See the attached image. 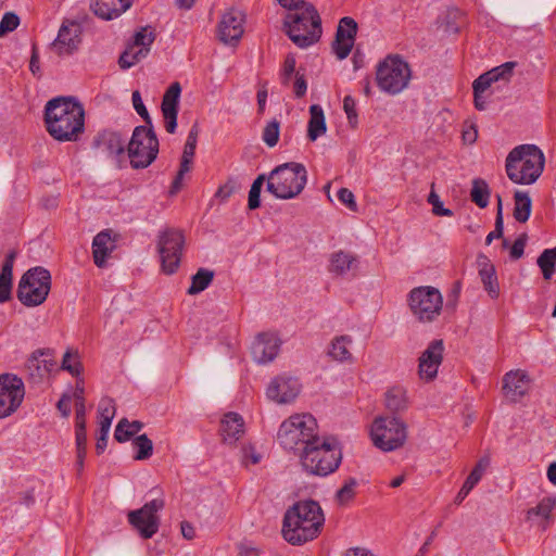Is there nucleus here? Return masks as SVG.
<instances>
[{
	"mask_svg": "<svg viewBox=\"0 0 556 556\" xmlns=\"http://www.w3.org/2000/svg\"><path fill=\"white\" fill-rule=\"evenodd\" d=\"M45 123L58 141H76L85 128V110L72 97H58L47 102Z\"/></svg>",
	"mask_w": 556,
	"mask_h": 556,
	"instance_id": "1",
	"label": "nucleus"
},
{
	"mask_svg": "<svg viewBox=\"0 0 556 556\" xmlns=\"http://www.w3.org/2000/svg\"><path fill=\"white\" fill-rule=\"evenodd\" d=\"M325 522L318 502L299 501L289 507L283 517L282 535L292 545L312 541L319 534Z\"/></svg>",
	"mask_w": 556,
	"mask_h": 556,
	"instance_id": "2",
	"label": "nucleus"
},
{
	"mask_svg": "<svg viewBox=\"0 0 556 556\" xmlns=\"http://www.w3.org/2000/svg\"><path fill=\"white\" fill-rule=\"evenodd\" d=\"M299 457L307 475L327 477L339 468L342 452L336 439L318 435L313 444L302 447Z\"/></svg>",
	"mask_w": 556,
	"mask_h": 556,
	"instance_id": "3",
	"label": "nucleus"
},
{
	"mask_svg": "<svg viewBox=\"0 0 556 556\" xmlns=\"http://www.w3.org/2000/svg\"><path fill=\"white\" fill-rule=\"evenodd\" d=\"M545 156L535 144H520L507 155L505 169L507 177L517 185L534 184L542 175Z\"/></svg>",
	"mask_w": 556,
	"mask_h": 556,
	"instance_id": "4",
	"label": "nucleus"
},
{
	"mask_svg": "<svg viewBox=\"0 0 556 556\" xmlns=\"http://www.w3.org/2000/svg\"><path fill=\"white\" fill-rule=\"evenodd\" d=\"M301 11L290 12L285 18L286 34L299 48H307L320 39L321 20L311 3L301 4Z\"/></svg>",
	"mask_w": 556,
	"mask_h": 556,
	"instance_id": "5",
	"label": "nucleus"
},
{
	"mask_svg": "<svg viewBox=\"0 0 556 556\" xmlns=\"http://www.w3.org/2000/svg\"><path fill=\"white\" fill-rule=\"evenodd\" d=\"M307 182V172L302 163L288 162L276 166L267 176L266 190L281 200L299 195Z\"/></svg>",
	"mask_w": 556,
	"mask_h": 556,
	"instance_id": "6",
	"label": "nucleus"
},
{
	"mask_svg": "<svg viewBox=\"0 0 556 556\" xmlns=\"http://www.w3.org/2000/svg\"><path fill=\"white\" fill-rule=\"evenodd\" d=\"M317 428V421L311 414L294 415L280 425L277 439L285 450L301 451L313 444L318 437Z\"/></svg>",
	"mask_w": 556,
	"mask_h": 556,
	"instance_id": "7",
	"label": "nucleus"
},
{
	"mask_svg": "<svg viewBox=\"0 0 556 556\" xmlns=\"http://www.w3.org/2000/svg\"><path fill=\"white\" fill-rule=\"evenodd\" d=\"M159 139L153 127H135L127 144V155L134 169H143L150 166L159 154Z\"/></svg>",
	"mask_w": 556,
	"mask_h": 556,
	"instance_id": "8",
	"label": "nucleus"
},
{
	"mask_svg": "<svg viewBox=\"0 0 556 556\" xmlns=\"http://www.w3.org/2000/svg\"><path fill=\"white\" fill-rule=\"evenodd\" d=\"M374 445L383 451L392 452L402 447L407 440V425L395 416L376 417L370 429Z\"/></svg>",
	"mask_w": 556,
	"mask_h": 556,
	"instance_id": "9",
	"label": "nucleus"
},
{
	"mask_svg": "<svg viewBox=\"0 0 556 556\" xmlns=\"http://www.w3.org/2000/svg\"><path fill=\"white\" fill-rule=\"evenodd\" d=\"M51 289V275L48 269L36 266L28 269L21 278L16 296L25 306L42 304Z\"/></svg>",
	"mask_w": 556,
	"mask_h": 556,
	"instance_id": "10",
	"label": "nucleus"
},
{
	"mask_svg": "<svg viewBox=\"0 0 556 556\" xmlns=\"http://www.w3.org/2000/svg\"><path fill=\"white\" fill-rule=\"evenodd\" d=\"M410 79L408 64L399 55H388L377 65L376 81L381 91L397 94Z\"/></svg>",
	"mask_w": 556,
	"mask_h": 556,
	"instance_id": "11",
	"label": "nucleus"
},
{
	"mask_svg": "<svg viewBox=\"0 0 556 556\" xmlns=\"http://www.w3.org/2000/svg\"><path fill=\"white\" fill-rule=\"evenodd\" d=\"M408 305L420 323H431L442 311L443 298L434 287H417L409 292Z\"/></svg>",
	"mask_w": 556,
	"mask_h": 556,
	"instance_id": "12",
	"label": "nucleus"
},
{
	"mask_svg": "<svg viewBox=\"0 0 556 556\" xmlns=\"http://www.w3.org/2000/svg\"><path fill=\"white\" fill-rule=\"evenodd\" d=\"M185 236L181 230L166 228L159 235L157 251L161 257L162 269L165 274H174L180 264Z\"/></svg>",
	"mask_w": 556,
	"mask_h": 556,
	"instance_id": "13",
	"label": "nucleus"
},
{
	"mask_svg": "<svg viewBox=\"0 0 556 556\" xmlns=\"http://www.w3.org/2000/svg\"><path fill=\"white\" fill-rule=\"evenodd\" d=\"M165 506L163 498H154L141 508L128 513V522L138 530L143 539L152 538L160 527L157 513Z\"/></svg>",
	"mask_w": 556,
	"mask_h": 556,
	"instance_id": "14",
	"label": "nucleus"
},
{
	"mask_svg": "<svg viewBox=\"0 0 556 556\" xmlns=\"http://www.w3.org/2000/svg\"><path fill=\"white\" fill-rule=\"evenodd\" d=\"M25 396L24 382L12 374L0 375V419L12 415Z\"/></svg>",
	"mask_w": 556,
	"mask_h": 556,
	"instance_id": "15",
	"label": "nucleus"
},
{
	"mask_svg": "<svg viewBox=\"0 0 556 556\" xmlns=\"http://www.w3.org/2000/svg\"><path fill=\"white\" fill-rule=\"evenodd\" d=\"M444 342L442 339L432 340L421 353L418 364V374L422 380L431 381L438 375L439 366L442 364Z\"/></svg>",
	"mask_w": 556,
	"mask_h": 556,
	"instance_id": "16",
	"label": "nucleus"
},
{
	"mask_svg": "<svg viewBox=\"0 0 556 556\" xmlns=\"http://www.w3.org/2000/svg\"><path fill=\"white\" fill-rule=\"evenodd\" d=\"M357 34V23L350 16L340 20L332 50L339 60H344L351 53Z\"/></svg>",
	"mask_w": 556,
	"mask_h": 556,
	"instance_id": "17",
	"label": "nucleus"
},
{
	"mask_svg": "<svg viewBox=\"0 0 556 556\" xmlns=\"http://www.w3.org/2000/svg\"><path fill=\"white\" fill-rule=\"evenodd\" d=\"M301 383L294 377L279 376L269 383L266 395L279 404L293 401L300 393Z\"/></svg>",
	"mask_w": 556,
	"mask_h": 556,
	"instance_id": "18",
	"label": "nucleus"
},
{
	"mask_svg": "<svg viewBox=\"0 0 556 556\" xmlns=\"http://www.w3.org/2000/svg\"><path fill=\"white\" fill-rule=\"evenodd\" d=\"M180 93V84L175 81L168 87L162 99L161 110L164 118L165 129L169 134H174L177 128Z\"/></svg>",
	"mask_w": 556,
	"mask_h": 556,
	"instance_id": "19",
	"label": "nucleus"
},
{
	"mask_svg": "<svg viewBox=\"0 0 556 556\" xmlns=\"http://www.w3.org/2000/svg\"><path fill=\"white\" fill-rule=\"evenodd\" d=\"M243 34V14L230 10L226 12L218 25V37L225 43L237 42Z\"/></svg>",
	"mask_w": 556,
	"mask_h": 556,
	"instance_id": "20",
	"label": "nucleus"
},
{
	"mask_svg": "<svg viewBox=\"0 0 556 556\" xmlns=\"http://www.w3.org/2000/svg\"><path fill=\"white\" fill-rule=\"evenodd\" d=\"M80 29L76 23L63 24L58 37L52 42V49L59 54H72L80 45Z\"/></svg>",
	"mask_w": 556,
	"mask_h": 556,
	"instance_id": "21",
	"label": "nucleus"
},
{
	"mask_svg": "<svg viewBox=\"0 0 556 556\" xmlns=\"http://www.w3.org/2000/svg\"><path fill=\"white\" fill-rule=\"evenodd\" d=\"M279 348L280 341L275 334L260 333L252 344L251 353L256 363L266 364L277 356Z\"/></svg>",
	"mask_w": 556,
	"mask_h": 556,
	"instance_id": "22",
	"label": "nucleus"
},
{
	"mask_svg": "<svg viewBox=\"0 0 556 556\" xmlns=\"http://www.w3.org/2000/svg\"><path fill=\"white\" fill-rule=\"evenodd\" d=\"M92 147L101 150L108 156L118 162L119 156L125 153V143L118 132L103 130L99 132L92 142Z\"/></svg>",
	"mask_w": 556,
	"mask_h": 556,
	"instance_id": "23",
	"label": "nucleus"
},
{
	"mask_svg": "<svg viewBox=\"0 0 556 556\" xmlns=\"http://www.w3.org/2000/svg\"><path fill=\"white\" fill-rule=\"evenodd\" d=\"M90 9L102 20L110 21L127 11L132 0H90Z\"/></svg>",
	"mask_w": 556,
	"mask_h": 556,
	"instance_id": "24",
	"label": "nucleus"
},
{
	"mask_svg": "<svg viewBox=\"0 0 556 556\" xmlns=\"http://www.w3.org/2000/svg\"><path fill=\"white\" fill-rule=\"evenodd\" d=\"M477 265L484 290L492 299H496L500 294V286L494 265L482 253L477 256Z\"/></svg>",
	"mask_w": 556,
	"mask_h": 556,
	"instance_id": "25",
	"label": "nucleus"
},
{
	"mask_svg": "<svg viewBox=\"0 0 556 556\" xmlns=\"http://www.w3.org/2000/svg\"><path fill=\"white\" fill-rule=\"evenodd\" d=\"M243 432V418L233 412L225 414L220 425V434L223 437V441L228 444H233L239 440Z\"/></svg>",
	"mask_w": 556,
	"mask_h": 556,
	"instance_id": "26",
	"label": "nucleus"
},
{
	"mask_svg": "<svg viewBox=\"0 0 556 556\" xmlns=\"http://www.w3.org/2000/svg\"><path fill=\"white\" fill-rule=\"evenodd\" d=\"M115 249V241L111 237L110 230L100 231L92 241L93 262L98 267H103L106 257Z\"/></svg>",
	"mask_w": 556,
	"mask_h": 556,
	"instance_id": "27",
	"label": "nucleus"
},
{
	"mask_svg": "<svg viewBox=\"0 0 556 556\" xmlns=\"http://www.w3.org/2000/svg\"><path fill=\"white\" fill-rule=\"evenodd\" d=\"M16 255V251H10L2 264L0 271V303H5L11 300L13 266Z\"/></svg>",
	"mask_w": 556,
	"mask_h": 556,
	"instance_id": "28",
	"label": "nucleus"
},
{
	"mask_svg": "<svg viewBox=\"0 0 556 556\" xmlns=\"http://www.w3.org/2000/svg\"><path fill=\"white\" fill-rule=\"evenodd\" d=\"M556 507V497L546 496L542 498L535 507H532L527 513L529 520L538 517L541 519L540 526L545 530L553 520L552 511Z\"/></svg>",
	"mask_w": 556,
	"mask_h": 556,
	"instance_id": "29",
	"label": "nucleus"
},
{
	"mask_svg": "<svg viewBox=\"0 0 556 556\" xmlns=\"http://www.w3.org/2000/svg\"><path fill=\"white\" fill-rule=\"evenodd\" d=\"M529 381L528 375L521 370H511L503 378V389L513 396H523L527 392L526 384Z\"/></svg>",
	"mask_w": 556,
	"mask_h": 556,
	"instance_id": "30",
	"label": "nucleus"
},
{
	"mask_svg": "<svg viewBox=\"0 0 556 556\" xmlns=\"http://www.w3.org/2000/svg\"><path fill=\"white\" fill-rule=\"evenodd\" d=\"M309 115L307 137L311 141H316L327 130L324 110L319 104H313L309 106Z\"/></svg>",
	"mask_w": 556,
	"mask_h": 556,
	"instance_id": "31",
	"label": "nucleus"
},
{
	"mask_svg": "<svg viewBox=\"0 0 556 556\" xmlns=\"http://www.w3.org/2000/svg\"><path fill=\"white\" fill-rule=\"evenodd\" d=\"M357 266V258L344 251L336 252L330 257L329 271L338 276L348 274Z\"/></svg>",
	"mask_w": 556,
	"mask_h": 556,
	"instance_id": "32",
	"label": "nucleus"
},
{
	"mask_svg": "<svg viewBox=\"0 0 556 556\" xmlns=\"http://www.w3.org/2000/svg\"><path fill=\"white\" fill-rule=\"evenodd\" d=\"M47 354H49V350H47V351L39 350V351L35 352L27 359L26 367L31 377L42 378L43 376L48 375L52 370V368L54 366L53 362L48 361V359H41V361L39 359V356H43Z\"/></svg>",
	"mask_w": 556,
	"mask_h": 556,
	"instance_id": "33",
	"label": "nucleus"
},
{
	"mask_svg": "<svg viewBox=\"0 0 556 556\" xmlns=\"http://www.w3.org/2000/svg\"><path fill=\"white\" fill-rule=\"evenodd\" d=\"M514 217L518 223H526L532 208V201L528 192L517 190L514 194Z\"/></svg>",
	"mask_w": 556,
	"mask_h": 556,
	"instance_id": "34",
	"label": "nucleus"
},
{
	"mask_svg": "<svg viewBox=\"0 0 556 556\" xmlns=\"http://www.w3.org/2000/svg\"><path fill=\"white\" fill-rule=\"evenodd\" d=\"M352 343L350 336H339L332 339L329 355L338 362H348L352 359V353L349 345Z\"/></svg>",
	"mask_w": 556,
	"mask_h": 556,
	"instance_id": "35",
	"label": "nucleus"
},
{
	"mask_svg": "<svg viewBox=\"0 0 556 556\" xmlns=\"http://www.w3.org/2000/svg\"><path fill=\"white\" fill-rule=\"evenodd\" d=\"M472 187L470 190L471 201L480 208H484L489 205L491 190L488 182L482 178H475L472 180Z\"/></svg>",
	"mask_w": 556,
	"mask_h": 556,
	"instance_id": "36",
	"label": "nucleus"
},
{
	"mask_svg": "<svg viewBox=\"0 0 556 556\" xmlns=\"http://www.w3.org/2000/svg\"><path fill=\"white\" fill-rule=\"evenodd\" d=\"M386 406L393 413L397 414L407 409L406 393L401 388H392L386 393Z\"/></svg>",
	"mask_w": 556,
	"mask_h": 556,
	"instance_id": "37",
	"label": "nucleus"
},
{
	"mask_svg": "<svg viewBox=\"0 0 556 556\" xmlns=\"http://www.w3.org/2000/svg\"><path fill=\"white\" fill-rule=\"evenodd\" d=\"M214 271L200 268L191 278V286L189 287L187 293L190 295L198 294L204 291L213 281Z\"/></svg>",
	"mask_w": 556,
	"mask_h": 556,
	"instance_id": "38",
	"label": "nucleus"
},
{
	"mask_svg": "<svg viewBox=\"0 0 556 556\" xmlns=\"http://www.w3.org/2000/svg\"><path fill=\"white\" fill-rule=\"evenodd\" d=\"M538 266L540 267L543 278L551 280L556 268V247L553 249H545L538 257Z\"/></svg>",
	"mask_w": 556,
	"mask_h": 556,
	"instance_id": "39",
	"label": "nucleus"
},
{
	"mask_svg": "<svg viewBox=\"0 0 556 556\" xmlns=\"http://www.w3.org/2000/svg\"><path fill=\"white\" fill-rule=\"evenodd\" d=\"M198 136H199V126L198 124H194L187 137V141L185 143L184 152L181 155L180 163L186 165H192L193 156L195 153L197 142H198Z\"/></svg>",
	"mask_w": 556,
	"mask_h": 556,
	"instance_id": "40",
	"label": "nucleus"
},
{
	"mask_svg": "<svg viewBox=\"0 0 556 556\" xmlns=\"http://www.w3.org/2000/svg\"><path fill=\"white\" fill-rule=\"evenodd\" d=\"M517 66V62L515 61H508L505 62L498 66L493 67L492 70L488 71L490 77H492L493 83L503 81V83H509L514 71Z\"/></svg>",
	"mask_w": 556,
	"mask_h": 556,
	"instance_id": "41",
	"label": "nucleus"
},
{
	"mask_svg": "<svg viewBox=\"0 0 556 556\" xmlns=\"http://www.w3.org/2000/svg\"><path fill=\"white\" fill-rule=\"evenodd\" d=\"M132 444L136 448V454L134 456L136 460H143L151 457L153 453V442L147 437V434L136 437Z\"/></svg>",
	"mask_w": 556,
	"mask_h": 556,
	"instance_id": "42",
	"label": "nucleus"
},
{
	"mask_svg": "<svg viewBox=\"0 0 556 556\" xmlns=\"http://www.w3.org/2000/svg\"><path fill=\"white\" fill-rule=\"evenodd\" d=\"M357 484L358 482L355 478L345 480L344 484L336 493V501L340 506L346 505L354 498Z\"/></svg>",
	"mask_w": 556,
	"mask_h": 556,
	"instance_id": "43",
	"label": "nucleus"
},
{
	"mask_svg": "<svg viewBox=\"0 0 556 556\" xmlns=\"http://www.w3.org/2000/svg\"><path fill=\"white\" fill-rule=\"evenodd\" d=\"M280 134V122L277 118L269 121L263 129L262 139L269 148L278 143Z\"/></svg>",
	"mask_w": 556,
	"mask_h": 556,
	"instance_id": "44",
	"label": "nucleus"
},
{
	"mask_svg": "<svg viewBox=\"0 0 556 556\" xmlns=\"http://www.w3.org/2000/svg\"><path fill=\"white\" fill-rule=\"evenodd\" d=\"M85 388L84 384L77 382L73 393L75 400V421H86V406H85Z\"/></svg>",
	"mask_w": 556,
	"mask_h": 556,
	"instance_id": "45",
	"label": "nucleus"
},
{
	"mask_svg": "<svg viewBox=\"0 0 556 556\" xmlns=\"http://www.w3.org/2000/svg\"><path fill=\"white\" fill-rule=\"evenodd\" d=\"M463 13L457 8L448 9L444 21V31L447 34H457L460 28Z\"/></svg>",
	"mask_w": 556,
	"mask_h": 556,
	"instance_id": "46",
	"label": "nucleus"
},
{
	"mask_svg": "<svg viewBox=\"0 0 556 556\" xmlns=\"http://www.w3.org/2000/svg\"><path fill=\"white\" fill-rule=\"evenodd\" d=\"M98 413L100 418L99 421L112 424L116 413L115 401L109 396L102 397L99 402Z\"/></svg>",
	"mask_w": 556,
	"mask_h": 556,
	"instance_id": "47",
	"label": "nucleus"
},
{
	"mask_svg": "<svg viewBox=\"0 0 556 556\" xmlns=\"http://www.w3.org/2000/svg\"><path fill=\"white\" fill-rule=\"evenodd\" d=\"M155 40V34L151 26L142 27L134 35V41L130 46L136 48H150Z\"/></svg>",
	"mask_w": 556,
	"mask_h": 556,
	"instance_id": "48",
	"label": "nucleus"
},
{
	"mask_svg": "<svg viewBox=\"0 0 556 556\" xmlns=\"http://www.w3.org/2000/svg\"><path fill=\"white\" fill-rule=\"evenodd\" d=\"M504 233V222H503V202L501 195H497V210L495 217V227L494 230L491 231L486 238L485 243L489 245L494 239H500Z\"/></svg>",
	"mask_w": 556,
	"mask_h": 556,
	"instance_id": "49",
	"label": "nucleus"
},
{
	"mask_svg": "<svg viewBox=\"0 0 556 556\" xmlns=\"http://www.w3.org/2000/svg\"><path fill=\"white\" fill-rule=\"evenodd\" d=\"M131 101L135 111L142 117L148 127H153L151 116L142 102L141 94L138 90H135L131 94Z\"/></svg>",
	"mask_w": 556,
	"mask_h": 556,
	"instance_id": "50",
	"label": "nucleus"
},
{
	"mask_svg": "<svg viewBox=\"0 0 556 556\" xmlns=\"http://www.w3.org/2000/svg\"><path fill=\"white\" fill-rule=\"evenodd\" d=\"M479 481L480 478L478 477V473L470 472L467 479L465 480L463 486L460 488L459 492L457 493L455 497V503L460 504Z\"/></svg>",
	"mask_w": 556,
	"mask_h": 556,
	"instance_id": "51",
	"label": "nucleus"
},
{
	"mask_svg": "<svg viewBox=\"0 0 556 556\" xmlns=\"http://www.w3.org/2000/svg\"><path fill=\"white\" fill-rule=\"evenodd\" d=\"M111 428V424L106 421H99V431L97 435L96 451L97 454H102L108 445V434Z\"/></svg>",
	"mask_w": 556,
	"mask_h": 556,
	"instance_id": "52",
	"label": "nucleus"
},
{
	"mask_svg": "<svg viewBox=\"0 0 556 556\" xmlns=\"http://www.w3.org/2000/svg\"><path fill=\"white\" fill-rule=\"evenodd\" d=\"M434 185L432 184V187ZM428 203L432 205V212L437 216H452L453 212L450 208L443 207V203L440 200V197L437 194V192L432 189L431 192L428 195Z\"/></svg>",
	"mask_w": 556,
	"mask_h": 556,
	"instance_id": "53",
	"label": "nucleus"
},
{
	"mask_svg": "<svg viewBox=\"0 0 556 556\" xmlns=\"http://www.w3.org/2000/svg\"><path fill=\"white\" fill-rule=\"evenodd\" d=\"M18 24L20 17L15 13H5L0 22V37L4 36L9 31H13L17 28Z\"/></svg>",
	"mask_w": 556,
	"mask_h": 556,
	"instance_id": "54",
	"label": "nucleus"
},
{
	"mask_svg": "<svg viewBox=\"0 0 556 556\" xmlns=\"http://www.w3.org/2000/svg\"><path fill=\"white\" fill-rule=\"evenodd\" d=\"M125 426H128V419L122 418L114 431V439L119 443H124L132 438V432Z\"/></svg>",
	"mask_w": 556,
	"mask_h": 556,
	"instance_id": "55",
	"label": "nucleus"
},
{
	"mask_svg": "<svg viewBox=\"0 0 556 556\" xmlns=\"http://www.w3.org/2000/svg\"><path fill=\"white\" fill-rule=\"evenodd\" d=\"M71 358H72L71 351H66L65 354L63 355L61 368L63 370L68 371L72 376L77 377L81 372V369H83L81 364L78 361L75 362V364H72Z\"/></svg>",
	"mask_w": 556,
	"mask_h": 556,
	"instance_id": "56",
	"label": "nucleus"
},
{
	"mask_svg": "<svg viewBox=\"0 0 556 556\" xmlns=\"http://www.w3.org/2000/svg\"><path fill=\"white\" fill-rule=\"evenodd\" d=\"M76 428V448L77 451H86L87 448V422H75Z\"/></svg>",
	"mask_w": 556,
	"mask_h": 556,
	"instance_id": "57",
	"label": "nucleus"
},
{
	"mask_svg": "<svg viewBox=\"0 0 556 556\" xmlns=\"http://www.w3.org/2000/svg\"><path fill=\"white\" fill-rule=\"evenodd\" d=\"M338 199L342 204H344L348 208H350L352 212L357 211V204L355 201V197L353 192L348 188H341L338 191Z\"/></svg>",
	"mask_w": 556,
	"mask_h": 556,
	"instance_id": "58",
	"label": "nucleus"
},
{
	"mask_svg": "<svg viewBox=\"0 0 556 556\" xmlns=\"http://www.w3.org/2000/svg\"><path fill=\"white\" fill-rule=\"evenodd\" d=\"M528 236L527 233L520 235L510 248V257L513 260H518L523 255L525 247L527 244Z\"/></svg>",
	"mask_w": 556,
	"mask_h": 556,
	"instance_id": "59",
	"label": "nucleus"
},
{
	"mask_svg": "<svg viewBox=\"0 0 556 556\" xmlns=\"http://www.w3.org/2000/svg\"><path fill=\"white\" fill-rule=\"evenodd\" d=\"M493 84L492 77L485 72L472 83L473 93H483Z\"/></svg>",
	"mask_w": 556,
	"mask_h": 556,
	"instance_id": "60",
	"label": "nucleus"
},
{
	"mask_svg": "<svg viewBox=\"0 0 556 556\" xmlns=\"http://www.w3.org/2000/svg\"><path fill=\"white\" fill-rule=\"evenodd\" d=\"M295 56L291 53H289L283 62V71H282V83L287 84L291 77V75L295 71Z\"/></svg>",
	"mask_w": 556,
	"mask_h": 556,
	"instance_id": "61",
	"label": "nucleus"
},
{
	"mask_svg": "<svg viewBox=\"0 0 556 556\" xmlns=\"http://www.w3.org/2000/svg\"><path fill=\"white\" fill-rule=\"evenodd\" d=\"M190 169H191L190 165L184 166V164L180 163L179 170H178V173H177V175H176V177L173 180L172 186H170V190H169L170 194H175V193H177L181 189L184 176Z\"/></svg>",
	"mask_w": 556,
	"mask_h": 556,
	"instance_id": "62",
	"label": "nucleus"
},
{
	"mask_svg": "<svg viewBox=\"0 0 556 556\" xmlns=\"http://www.w3.org/2000/svg\"><path fill=\"white\" fill-rule=\"evenodd\" d=\"M355 100L351 96H345L343 99V110L348 116L350 123L356 122L357 113L355 109Z\"/></svg>",
	"mask_w": 556,
	"mask_h": 556,
	"instance_id": "63",
	"label": "nucleus"
},
{
	"mask_svg": "<svg viewBox=\"0 0 556 556\" xmlns=\"http://www.w3.org/2000/svg\"><path fill=\"white\" fill-rule=\"evenodd\" d=\"M235 190V184L229 180L217 189L215 198L220 199L222 201H226L233 194Z\"/></svg>",
	"mask_w": 556,
	"mask_h": 556,
	"instance_id": "64",
	"label": "nucleus"
}]
</instances>
